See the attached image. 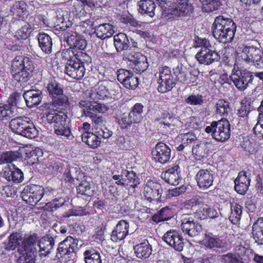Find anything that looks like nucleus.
I'll return each instance as SVG.
<instances>
[{
	"label": "nucleus",
	"mask_w": 263,
	"mask_h": 263,
	"mask_svg": "<svg viewBox=\"0 0 263 263\" xmlns=\"http://www.w3.org/2000/svg\"><path fill=\"white\" fill-rule=\"evenodd\" d=\"M170 6L167 8V13L175 16L183 15L188 11L187 0H170Z\"/></svg>",
	"instance_id": "dca6fc26"
},
{
	"label": "nucleus",
	"mask_w": 263,
	"mask_h": 263,
	"mask_svg": "<svg viewBox=\"0 0 263 263\" xmlns=\"http://www.w3.org/2000/svg\"><path fill=\"white\" fill-rule=\"evenodd\" d=\"M39 45L41 50L46 53L52 51V41L51 37L45 33H40L37 35Z\"/></svg>",
	"instance_id": "c756f323"
},
{
	"label": "nucleus",
	"mask_w": 263,
	"mask_h": 263,
	"mask_svg": "<svg viewBox=\"0 0 263 263\" xmlns=\"http://www.w3.org/2000/svg\"><path fill=\"white\" fill-rule=\"evenodd\" d=\"M88 95L90 100L97 102L107 97L108 95V92L105 86L98 84L91 89L88 92Z\"/></svg>",
	"instance_id": "b1692460"
},
{
	"label": "nucleus",
	"mask_w": 263,
	"mask_h": 263,
	"mask_svg": "<svg viewBox=\"0 0 263 263\" xmlns=\"http://www.w3.org/2000/svg\"><path fill=\"white\" fill-rule=\"evenodd\" d=\"M170 148L163 142L158 143L152 151V156L156 162L164 164L167 162L171 157Z\"/></svg>",
	"instance_id": "4468645a"
},
{
	"label": "nucleus",
	"mask_w": 263,
	"mask_h": 263,
	"mask_svg": "<svg viewBox=\"0 0 263 263\" xmlns=\"http://www.w3.org/2000/svg\"><path fill=\"white\" fill-rule=\"evenodd\" d=\"M230 78L238 90L243 91L247 88L249 84L252 83L254 76L249 71L239 69L237 65L235 64Z\"/></svg>",
	"instance_id": "9d476101"
},
{
	"label": "nucleus",
	"mask_w": 263,
	"mask_h": 263,
	"mask_svg": "<svg viewBox=\"0 0 263 263\" xmlns=\"http://www.w3.org/2000/svg\"><path fill=\"white\" fill-rule=\"evenodd\" d=\"M32 31L39 28L45 27L48 26V20L42 15H39L31 17L30 20V23Z\"/></svg>",
	"instance_id": "58836bf2"
},
{
	"label": "nucleus",
	"mask_w": 263,
	"mask_h": 263,
	"mask_svg": "<svg viewBox=\"0 0 263 263\" xmlns=\"http://www.w3.org/2000/svg\"><path fill=\"white\" fill-rule=\"evenodd\" d=\"M196 181H213V178L211 174L208 170H200L196 175Z\"/></svg>",
	"instance_id": "4d7b16f0"
},
{
	"label": "nucleus",
	"mask_w": 263,
	"mask_h": 263,
	"mask_svg": "<svg viewBox=\"0 0 263 263\" xmlns=\"http://www.w3.org/2000/svg\"><path fill=\"white\" fill-rule=\"evenodd\" d=\"M181 228L185 235L193 237L198 236L202 230V227L193 220L184 219L181 224Z\"/></svg>",
	"instance_id": "f3484780"
},
{
	"label": "nucleus",
	"mask_w": 263,
	"mask_h": 263,
	"mask_svg": "<svg viewBox=\"0 0 263 263\" xmlns=\"http://www.w3.org/2000/svg\"><path fill=\"white\" fill-rule=\"evenodd\" d=\"M95 133L98 134L101 139L102 138H109L112 135V132L104 126L102 128H97Z\"/></svg>",
	"instance_id": "774afa93"
},
{
	"label": "nucleus",
	"mask_w": 263,
	"mask_h": 263,
	"mask_svg": "<svg viewBox=\"0 0 263 263\" xmlns=\"http://www.w3.org/2000/svg\"><path fill=\"white\" fill-rule=\"evenodd\" d=\"M66 200L65 198H56L51 202L46 204L45 208L46 210H50L51 211L57 210L58 208L62 206L65 202Z\"/></svg>",
	"instance_id": "864d4df0"
},
{
	"label": "nucleus",
	"mask_w": 263,
	"mask_h": 263,
	"mask_svg": "<svg viewBox=\"0 0 263 263\" xmlns=\"http://www.w3.org/2000/svg\"><path fill=\"white\" fill-rule=\"evenodd\" d=\"M221 260L223 263H243L241 257L231 253L222 255Z\"/></svg>",
	"instance_id": "3c124183"
},
{
	"label": "nucleus",
	"mask_w": 263,
	"mask_h": 263,
	"mask_svg": "<svg viewBox=\"0 0 263 263\" xmlns=\"http://www.w3.org/2000/svg\"><path fill=\"white\" fill-rule=\"evenodd\" d=\"M108 109V107L105 104L97 103V102H94L89 106V108L85 110V113H86L87 111H90L93 115H97V114L106 112Z\"/></svg>",
	"instance_id": "de8ad7c7"
},
{
	"label": "nucleus",
	"mask_w": 263,
	"mask_h": 263,
	"mask_svg": "<svg viewBox=\"0 0 263 263\" xmlns=\"http://www.w3.org/2000/svg\"><path fill=\"white\" fill-rule=\"evenodd\" d=\"M231 212L229 216V220L234 224L238 223L240 220L242 214V207L236 203H232L231 206Z\"/></svg>",
	"instance_id": "e433bc0d"
},
{
	"label": "nucleus",
	"mask_w": 263,
	"mask_h": 263,
	"mask_svg": "<svg viewBox=\"0 0 263 263\" xmlns=\"http://www.w3.org/2000/svg\"><path fill=\"white\" fill-rule=\"evenodd\" d=\"M47 88L50 95L57 98L54 100H60L63 96V90L61 86L54 79H51L49 80Z\"/></svg>",
	"instance_id": "393cba45"
},
{
	"label": "nucleus",
	"mask_w": 263,
	"mask_h": 263,
	"mask_svg": "<svg viewBox=\"0 0 263 263\" xmlns=\"http://www.w3.org/2000/svg\"><path fill=\"white\" fill-rule=\"evenodd\" d=\"M69 21V18L68 17L67 12L66 11H58L57 13V23L58 25L60 24L62 25L60 28L64 27V25L66 23L67 21Z\"/></svg>",
	"instance_id": "69168bd1"
},
{
	"label": "nucleus",
	"mask_w": 263,
	"mask_h": 263,
	"mask_svg": "<svg viewBox=\"0 0 263 263\" xmlns=\"http://www.w3.org/2000/svg\"><path fill=\"white\" fill-rule=\"evenodd\" d=\"M252 234L255 242L263 245V218H258L252 227Z\"/></svg>",
	"instance_id": "a878e982"
},
{
	"label": "nucleus",
	"mask_w": 263,
	"mask_h": 263,
	"mask_svg": "<svg viewBox=\"0 0 263 263\" xmlns=\"http://www.w3.org/2000/svg\"><path fill=\"white\" fill-rule=\"evenodd\" d=\"M83 255L85 263H103L101 253L93 248L85 250Z\"/></svg>",
	"instance_id": "2f4dec72"
},
{
	"label": "nucleus",
	"mask_w": 263,
	"mask_h": 263,
	"mask_svg": "<svg viewBox=\"0 0 263 263\" xmlns=\"http://www.w3.org/2000/svg\"><path fill=\"white\" fill-rule=\"evenodd\" d=\"M14 115V112L8 105L0 103V119L8 120Z\"/></svg>",
	"instance_id": "8fccbe9b"
},
{
	"label": "nucleus",
	"mask_w": 263,
	"mask_h": 263,
	"mask_svg": "<svg viewBox=\"0 0 263 263\" xmlns=\"http://www.w3.org/2000/svg\"><path fill=\"white\" fill-rule=\"evenodd\" d=\"M55 133L58 135L68 137L70 134V130L67 121L64 123L53 125Z\"/></svg>",
	"instance_id": "49530a36"
},
{
	"label": "nucleus",
	"mask_w": 263,
	"mask_h": 263,
	"mask_svg": "<svg viewBox=\"0 0 263 263\" xmlns=\"http://www.w3.org/2000/svg\"><path fill=\"white\" fill-rule=\"evenodd\" d=\"M85 116L90 117L93 123L92 130L95 133V130L97 128H102L104 126V120L102 117L97 116V115H93L91 111H87L85 113Z\"/></svg>",
	"instance_id": "a18cd8bd"
},
{
	"label": "nucleus",
	"mask_w": 263,
	"mask_h": 263,
	"mask_svg": "<svg viewBox=\"0 0 263 263\" xmlns=\"http://www.w3.org/2000/svg\"><path fill=\"white\" fill-rule=\"evenodd\" d=\"M13 171L11 172V181H23L24 175L22 171L13 164Z\"/></svg>",
	"instance_id": "0e129e2a"
},
{
	"label": "nucleus",
	"mask_w": 263,
	"mask_h": 263,
	"mask_svg": "<svg viewBox=\"0 0 263 263\" xmlns=\"http://www.w3.org/2000/svg\"><path fill=\"white\" fill-rule=\"evenodd\" d=\"M139 12L150 17L155 15V11L156 7L155 3L151 0H141L138 3Z\"/></svg>",
	"instance_id": "bb28decb"
},
{
	"label": "nucleus",
	"mask_w": 263,
	"mask_h": 263,
	"mask_svg": "<svg viewBox=\"0 0 263 263\" xmlns=\"http://www.w3.org/2000/svg\"><path fill=\"white\" fill-rule=\"evenodd\" d=\"M54 191V190L51 187H46L44 189L42 193L37 195H34V192H31V188L27 186L22 193V198L24 200H27L26 197H28L29 199L31 197L33 199V201L36 203L42 199L43 195L49 196L51 193L52 194Z\"/></svg>",
	"instance_id": "5701e85b"
},
{
	"label": "nucleus",
	"mask_w": 263,
	"mask_h": 263,
	"mask_svg": "<svg viewBox=\"0 0 263 263\" xmlns=\"http://www.w3.org/2000/svg\"><path fill=\"white\" fill-rule=\"evenodd\" d=\"M163 240L175 250L181 251L184 247L183 239L180 233L176 230L167 231L162 237Z\"/></svg>",
	"instance_id": "ddd939ff"
},
{
	"label": "nucleus",
	"mask_w": 263,
	"mask_h": 263,
	"mask_svg": "<svg viewBox=\"0 0 263 263\" xmlns=\"http://www.w3.org/2000/svg\"><path fill=\"white\" fill-rule=\"evenodd\" d=\"M84 63L79 59H75L67 63L65 67V73L74 79H81L85 73Z\"/></svg>",
	"instance_id": "f8f14e48"
},
{
	"label": "nucleus",
	"mask_w": 263,
	"mask_h": 263,
	"mask_svg": "<svg viewBox=\"0 0 263 263\" xmlns=\"http://www.w3.org/2000/svg\"><path fill=\"white\" fill-rule=\"evenodd\" d=\"M11 11L13 14L24 18L26 15V4L23 1L15 2L11 8Z\"/></svg>",
	"instance_id": "ea45409f"
},
{
	"label": "nucleus",
	"mask_w": 263,
	"mask_h": 263,
	"mask_svg": "<svg viewBox=\"0 0 263 263\" xmlns=\"http://www.w3.org/2000/svg\"><path fill=\"white\" fill-rule=\"evenodd\" d=\"M173 71L178 81L182 83H187V70L185 68L178 66L173 69Z\"/></svg>",
	"instance_id": "c03bdc74"
},
{
	"label": "nucleus",
	"mask_w": 263,
	"mask_h": 263,
	"mask_svg": "<svg viewBox=\"0 0 263 263\" xmlns=\"http://www.w3.org/2000/svg\"><path fill=\"white\" fill-rule=\"evenodd\" d=\"M80 36V34L76 32L67 31L64 37L67 44L70 46L72 44H74L76 40L79 39Z\"/></svg>",
	"instance_id": "680f3d73"
},
{
	"label": "nucleus",
	"mask_w": 263,
	"mask_h": 263,
	"mask_svg": "<svg viewBox=\"0 0 263 263\" xmlns=\"http://www.w3.org/2000/svg\"><path fill=\"white\" fill-rule=\"evenodd\" d=\"M32 31V28L29 24L22 26L15 33V36L18 40H25L30 35Z\"/></svg>",
	"instance_id": "09e8293b"
},
{
	"label": "nucleus",
	"mask_w": 263,
	"mask_h": 263,
	"mask_svg": "<svg viewBox=\"0 0 263 263\" xmlns=\"http://www.w3.org/2000/svg\"><path fill=\"white\" fill-rule=\"evenodd\" d=\"M21 155L17 151L6 152L0 154V165L5 163H9L13 161H20Z\"/></svg>",
	"instance_id": "f704fd0d"
},
{
	"label": "nucleus",
	"mask_w": 263,
	"mask_h": 263,
	"mask_svg": "<svg viewBox=\"0 0 263 263\" xmlns=\"http://www.w3.org/2000/svg\"><path fill=\"white\" fill-rule=\"evenodd\" d=\"M178 138L181 143L187 145L196 140L197 137L193 132H187L180 134L178 136Z\"/></svg>",
	"instance_id": "5fc2aeb1"
},
{
	"label": "nucleus",
	"mask_w": 263,
	"mask_h": 263,
	"mask_svg": "<svg viewBox=\"0 0 263 263\" xmlns=\"http://www.w3.org/2000/svg\"><path fill=\"white\" fill-rule=\"evenodd\" d=\"M72 7L70 13L76 19L83 20L86 16L87 12L85 7L87 4L86 0H71Z\"/></svg>",
	"instance_id": "6ab92c4d"
},
{
	"label": "nucleus",
	"mask_w": 263,
	"mask_h": 263,
	"mask_svg": "<svg viewBox=\"0 0 263 263\" xmlns=\"http://www.w3.org/2000/svg\"><path fill=\"white\" fill-rule=\"evenodd\" d=\"M133 76V73L127 70L120 69L117 71V79L123 86Z\"/></svg>",
	"instance_id": "603ef678"
},
{
	"label": "nucleus",
	"mask_w": 263,
	"mask_h": 263,
	"mask_svg": "<svg viewBox=\"0 0 263 263\" xmlns=\"http://www.w3.org/2000/svg\"><path fill=\"white\" fill-rule=\"evenodd\" d=\"M235 254L241 257L242 256H248L249 253H252V250L250 249L248 245L244 246L242 244H236L235 247Z\"/></svg>",
	"instance_id": "6e6d98bb"
},
{
	"label": "nucleus",
	"mask_w": 263,
	"mask_h": 263,
	"mask_svg": "<svg viewBox=\"0 0 263 263\" xmlns=\"http://www.w3.org/2000/svg\"><path fill=\"white\" fill-rule=\"evenodd\" d=\"M189 189V184H184L180 186L168 190V195L172 197H177L184 193Z\"/></svg>",
	"instance_id": "13d9d810"
},
{
	"label": "nucleus",
	"mask_w": 263,
	"mask_h": 263,
	"mask_svg": "<svg viewBox=\"0 0 263 263\" xmlns=\"http://www.w3.org/2000/svg\"><path fill=\"white\" fill-rule=\"evenodd\" d=\"M36 239V234L30 235L24 238L20 233H13L9 236L8 242L6 244V249L12 251L17 249L20 254L17 263H35Z\"/></svg>",
	"instance_id": "f257e3e1"
},
{
	"label": "nucleus",
	"mask_w": 263,
	"mask_h": 263,
	"mask_svg": "<svg viewBox=\"0 0 263 263\" xmlns=\"http://www.w3.org/2000/svg\"><path fill=\"white\" fill-rule=\"evenodd\" d=\"M143 106L141 103H136L129 112L130 117L135 123L140 122L142 119Z\"/></svg>",
	"instance_id": "a19ab883"
},
{
	"label": "nucleus",
	"mask_w": 263,
	"mask_h": 263,
	"mask_svg": "<svg viewBox=\"0 0 263 263\" xmlns=\"http://www.w3.org/2000/svg\"><path fill=\"white\" fill-rule=\"evenodd\" d=\"M212 146V144L210 142L200 141L196 146L193 147L192 149L193 153L197 159H200L206 156Z\"/></svg>",
	"instance_id": "cd10ccee"
},
{
	"label": "nucleus",
	"mask_w": 263,
	"mask_h": 263,
	"mask_svg": "<svg viewBox=\"0 0 263 263\" xmlns=\"http://www.w3.org/2000/svg\"><path fill=\"white\" fill-rule=\"evenodd\" d=\"M68 102L67 96H63L60 100H53L49 105L48 112L46 118L48 122L53 123L54 125L64 123L66 121L67 116L65 113L62 111L63 107H65Z\"/></svg>",
	"instance_id": "0eeeda50"
},
{
	"label": "nucleus",
	"mask_w": 263,
	"mask_h": 263,
	"mask_svg": "<svg viewBox=\"0 0 263 263\" xmlns=\"http://www.w3.org/2000/svg\"><path fill=\"white\" fill-rule=\"evenodd\" d=\"M250 182H234L235 190L241 195L245 194L248 190Z\"/></svg>",
	"instance_id": "bf43d9fd"
},
{
	"label": "nucleus",
	"mask_w": 263,
	"mask_h": 263,
	"mask_svg": "<svg viewBox=\"0 0 263 263\" xmlns=\"http://www.w3.org/2000/svg\"><path fill=\"white\" fill-rule=\"evenodd\" d=\"M212 30L214 37L220 42L230 43L233 40L236 25L232 19L219 15L215 18Z\"/></svg>",
	"instance_id": "f03ea898"
},
{
	"label": "nucleus",
	"mask_w": 263,
	"mask_h": 263,
	"mask_svg": "<svg viewBox=\"0 0 263 263\" xmlns=\"http://www.w3.org/2000/svg\"><path fill=\"white\" fill-rule=\"evenodd\" d=\"M78 240L71 236L67 237L65 240L61 242L58 246L56 257L60 258L67 256L72 260L76 258V254L78 251Z\"/></svg>",
	"instance_id": "9b49d317"
},
{
	"label": "nucleus",
	"mask_w": 263,
	"mask_h": 263,
	"mask_svg": "<svg viewBox=\"0 0 263 263\" xmlns=\"http://www.w3.org/2000/svg\"><path fill=\"white\" fill-rule=\"evenodd\" d=\"M179 166H174L161 174V178L164 181H178V169Z\"/></svg>",
	"instance_id": "79ce46f5"
},
{
	"label": "nucleus",
	"mask_w": 263,
	"mask_h": 263,
	"mask_svg": "<svg viewBox=\"0 0 263 263\" xmlns=\"http://www.w3.org/2000/svg\"><path fill=\"white\" fill-rule=\"evenodd\" d=\"M236 52L237 60L253 63L257 67L263 66V52L260 47L240 45Z\"/></svg>",
	"instance_id": "20e7f679"
},
{
	"label": "nucleus",
	"mask_w": 263,
	"mask_h": 263,
	"mask_svg": "<svg viewBox=\"0 0 263 263\" xmlns=\"http://www.w3.org/2000/svg\"><path fill=\"white\" fill-rule=\"evenodd\" d=\"M202 242L206 247L210 249L226 248L227 247V244L225 241L220 239L217 236L209 232L204 234V237Z\"/></svg>",
	"instance_id": "aec40b11"
},
{
	"label": "nucleus",
	"mask_w": 263,
	"mask_h": 263,
	"mask_svg": "<svg viewBox=\"0 0 263 263\" xmlns=\"http://www.w3.org/2000/svg\"><path fill=\"white\" fill-rule=\"evenodd\" d=\"M114 45L118 52L127 50L129 46V41L127 35L120 33L114 36Z\"/></svg>",
	"instance_id": "72a5a7b5"
},
{
	"label": "nucleus",
	"mask_w": 263,
	"mask_h": 263,
	"mask_svg": "<svg viewBox=\"0 0 263 263\" xmlns=\"http://www.w3.org/2000/svg\"><path fill=\"white\" fill-rule=\"evenodd\" d=\"M23 97L27 106L32 108L37 105L41 102V92L38 89L28 90L24 93Z\"/></svg>",
	"instance_id": "4be33fe9"
},
{
	"label": "nucleus",
	"mask_w": 263,
	"mask_h": 263,
	"mask_svg": "<svg viewBox=\"0 0 263 263\" xmlns=\"http://www.w3.org/2000/svg\"><path fill=\"white\" fill-rule=\"evenodd\" d=\"M54 246V240L52 237L49 235L42 237L39 243H36V248H39V254L41 257H45L48 255L53 250Z\"/></svg>",
	"instance_id": "a211bd4d"
},
{
	"label": "nucleus",
	"mask_w": 263,
	"mask_h": 263,
	"mask_svg": "<svg viewBox=\"0 0 263 263\" xmlns=\"http://www.w3.org/2000/svg\"><path fill=\"white\" fill-rule=\"evenodd\" d=\"M34 68L33 62L28 57L17 56L11 65V73L17 81L25 82L30 78Z\"/></svg>",
	"instance_id": "7ed1b4c3"
},
{
	"label": "nucleus",
	"mask_w": 263,
	"mask_h": 263,
	"mask_svg": "<svg viewBox=\"0 0 263 263\" xmlns=\"http://www.w3.org/2000/svg\"><path fill=\"white\" fill-rule=\"evenodd\" d=\"M128 59L133 63V68L137 73H141L148 67L146 57L138 53L129 57Z\"/></svg>",
	"instance_id": "412c9836"
},
{
	"label": "nucleus",
	"mask_w": 263,
	"mask_h": 263,
	"mask_svg": "<svg viewBox=\"0 0 263 263\" xmlns=\"http://www.w3.org/2000/svg\"><path fill=\"white\" fill-rule=\"evenodd\" d=\"M261 116V115H259L258 122L254 127L253 130L257 136L263 138V116L262 117Z\"/></svg>",
	"instance_id": "e2e57ef3"
},
{
	"label": "nucleus",
	"mask_w": 263,
	"mask_h": 263,
	"mask_svg": "<svg viewBox=\"0 0 263 263\" xmlns=\"http://www.w3.org/2000/svg\"><path fill=\"white\" fill-rule=\"evenodd\" d=\"M134 250L137 257L145 259L151 255L152 248L148 241L144 240L143 242L137 245L134 247Z\"/></svg>",
	"instance_id": "c85d7f7f"
},
{
	"label": "nucleus",
	"mask_w": 263,
	"mask_h": 263,
	"mask_svg": "<svg viewBox=\"0 0 263 263\" xmlns=\"http://www.w3.org/2000/svg\"><path fill=\"white\" fill-rule=\"evenodd\" d=\"M77 191L82 195L91 196L93 194L94 186L90 182H81L77 187Z\"/></svg>",
	"instance_id": "37998d69"
},
{
	"label": "nucleus",
	"mask_w": 263,
	"mask_h": 263,
	"mask_svg": "<svg viewBox=\"0 0 263 263\" xmlns=\"http://www.w3.org/2000/svg\"><path fill=\"white\" fill-rule=\"evenodd\" d=\"M81 139L83 142L92 148L97 147L101 143V137L95 132H84L82 134Z\"/></svg>",
	"instance_id": "473e14b6"
},
{
	"label": "nucleus",
	"mask_w": 263,
	"mask_h": 263,
	"mask_svg": "<svg viewBox=\"0 0 263 263\" xmlns=\"http://www.w3.org/2000/svg\"><path fill=\"white\" fill-rule=\"evenodd\" d=\"M10 127L14 133L28 138L34 139L38 136L39 131L32 121L27 117L12 119L10 122Z\"/></svg>",
	"instance_id": "423d86ee"
},
{
	"label": "nucleus",
	"mask_w": 263,
	"mask_h": 263,
	"mask_svg": "<svg viewBox=\"0 0 263 263\" xmlns=\"http://www.w3.org/2000/svg\"><path fill=\"white\" fill-rule=\"evenodd\" d=\"M261 0H239L240 5L246 9L254 8Z\"/></svg>",
	"instance_id": "338daca9"
},
{
	"label": "nucleus",
	"mask_w": 263,
	"mask_h": 263,
	"mask_svg": "<svg viewBox=\"0 0 263 263\" xmlns=\"http://www.w3.org/2000/svg\"><path fill=\"white\" fill-rule=\"evenodd\" d=\"M197 46L200 47L195 57L201 64L209 65L220 59L219 54L212 49V46L209 40L205 38L198 37L196 41Z\"/></svg>",
	"instance_id": "39448f33"
},
{
	"label": "nucleus",
	"mask_w": 263,
	"mask_h": 263,
	"mask_svg": "<svg viewBox=\"0 0 263 263\" xmlns=\"http://www.w3.org/2000/svg\"><path fill=\"white\" fill-rule=\"evenodd\" d=\"M156 77L157 78V81L158 84V90L161 93L171 91L175 86V80L171 68L167 66L159 68Z\"/></svg>",
	"instance_id": "1a4fd4ad"
},
{
	"label": "nucleus",
	"mask_w": 263,
	"mask_h": 263,
	"mask_svg": "<svg viewBox=\"0 0 263 263\" xmlns=\"http://www.w3.org/2000/svg\"><path fill=\"white\" fill-rule=\"evenodd\" d=\"M114 33L113 26L108 23L101 24L95 29L96 36L102 40L110 37Z\"/></svg>",
	"instance_id": "7c9ffc66"
},
{
	"label": "nucleus",
	"mask_w": 263,
	"mask_h": 263,
	"mask_svg": "<svg viewBox=\"0 0 263 263\" xmlns=\"http://www.w3.org/2000/svg\"><path fill=\"white\" fill-rule=\"evenodd\" d=\"M205 131L211 134L212 137L219 141H224L230 137V125L226 119H222L218 121H213L208 126Z\"/></svg>",
	"instance_id": "6e6552de"
},
{
	"label": "nucleus",
	"mask_w": 263,
	"mask_h": 263,
	"mask_svg": "<svg viewBox=\"0 0 263 263\" xmlns=\"http://www.w3.org/2000/svg\"><path fill=\"white\" fill-rule=\"evenodd\" d=\"M216 112L220 116H227L231 111L230 103L225 100L220 99L216 103Z\"/></svg>",
	"instance_id": "4c0bfd02"
},
{
	"label": "nucleus",
	"mask_w": 263,
	"mask_h": 263,
	"mask_svg": "<svg viewBox=\"0 0 263 263\" xmlns=\"http://www.w3.org/2000/svg\"><path fill=\"white\" fill-rule=\"evenodd\" d=\"M185 102L191 105H201L203 103L202 97L201 95H191L185 99Z\"/></svg>",
	"instance_id": "052dcab7"
},
{
	"label": "nucleus",
	"mask_w": 263,
	"mask_h": 263,
	"mask_svg": "<svg viewBox=\"0 0 263 263\" xmlns=\"http://www.w3.org/2000/svg\"><path fill=\"white\" fill-rule=\"evenodd\" d=\"M202 5V10L204 12H212L218 9L224 0H200Z\"/></svg>",
	"instance_id": "c9c22d12"
},
{
	"label": "nucleus",
	"mask_w": 263,
	"mask_h": 263,
	"mask_svg": "<svg viewBox=\"0 0 263 263\" xmlns=\"http://www.w3.org/2000/svg\"><path fill=\"white\" fill-rule=\"evenodd\" d=\"M129 223L125 220L118 221L111 235V240L115 242L124 240L128 234Z\"/></svg>",
	"instance_id": "2eb2a0df"
}]
</instances>
